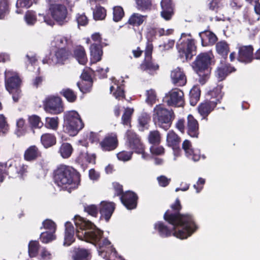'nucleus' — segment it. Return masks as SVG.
<instances>
[{
	"label": "nucleus",
	"instance_id": "3c124183",
	"mask_svg": "<svg viewBox=\"0 0 260 260\" xmlns=\"http://www.w3.org/2000/svg\"><path fill=\"white\" fill-rule=\"evenodd\" d=\"M24 19L27 25H34L37 20L35 12L33 11H27L25 15Z\"/></svg>",
	"mask_w": 260,
	"mask_h": 260
},
{
	"label": "nucleus",
	"instance_id": "603ef678",
	"mask_svg": "<svg viewBox=\"0 0 260 260\" xmlns=\"http://www.w3.org/2000/svg\"><path fill=\"white\" fill-rule=\"evenodd\" d=\"M54 233V232L48 231L42 233L40 235V240L43 243H48L56 238Z\"/></svg>",
	"mask_w": 260,
	"mask_h": 260
},
{
	"label": "nucleus",
	"instance_id": "f257e3e1",
	"mask_svg": "<svg viewBox=\"0 0 260 260\" xmlns=\"http://www.w3.org/2000/svg\"><path fill=\"white\" fill-rule=\"evenodd\" d=\"M171 208L166 212L164 217L171 225V228L169 229L164 223L158 221L154 225L155 230L161 237L173 235L180 239H187L198 229L193 216L189 214L179 213L181 206L178 199L171 205Z\"/></svg>",
	"mask_w": 260,
	"mask_h": 260
},
{
	"label": "nucleus",
	"instance_id": "9b49d317",
	"mask_svg": "<svg viewBox=\"0 0 260 260\" xmlns=\"http://www.w3.org/2000/svg\"><path fill=\"white\" fill-rule=\"evenodd\" d=\"M126 145L135 152H141L143 151V144L139 137L133 131L128 130L126 133Z\"/></svg>",
	"mask_w": 260,
	"mask_h": 260
},
{
	"label": "nucleus",
	"instance_id": "338daca9",
	"mask_svg": "<svg viewBox=\"0 0 260 260\" xmlns=\"http://www.w3.org/2000/svg\"><path fill=\"white\" fill-rule=\"evenodd\" d=\"M8 162L0 164V183L2 182L7 175H10L8 172Z\"/></svg>",
	"mask_w": 260,
	"mask_h": 260
},
{
	"label": "nucleus",
	"instance_id": "b1692460",
	"mask_svg": "<svg viewBox=\"0 0 260 260\" xmlns=\"http://www.w3.org/2000/svg\"><path fill=\"white\" fill-rule=\"evenodd\" d=\"M216 106V103L206 101L202 103L198 107V112L203 118H206Z\"/></svg>",
	"mask_w": 260,
	"mask_h": 260
},
{
	"label": "nucleus",
	"instance_id": "c756f323",
	"mask_svg": "<svg viewBox=\"0 0 260 260\" xmlns=\"http://www.w3.org/2000/svg\"><path fill=\"white\" fill-rule=\"evenodd\" d=\"M234 71L235 70L233 68L229 67L228 65L222 64L217 68L215 75L217 80L221 81L223 80L230 73Z\"/></svg>",
	"mask_w": 260,
	"mask_h": 260
},
{
	"label": "nucleus",
	"instance_id": "423d86ee",
	"mask_svg": "<svg viewBox=\"0 0 260 260\" xmlns=\"http://www.w3.org/2000/svg\"><path fill=\"white\" fill-rule=\"evenodd\" d=\"M55 2L60 3L50 4L49 11L53 19L60 25L67 23L70 20L69 14L66 6H69V0H54Z\"/></svg>",
	"mask_w": 260,
	"mask_h": 260
},
{
	"label": "nucleus",
	"instance_id": "20e7f679",
	"mask_svg": "<svg viewBox=\"0 0 260 260\" xmlns=\"http://www.w3.org/2000/svg\"><path fill=\"white\" fill-rule=\"evenodd\" d=\"M214 57L211 51L199 54L192 62L194 71L200 76L199 81L204 84L209 78L210 73V66L214 63Z\"/></svg>",
	"mask_w": 260,
	"mask_h": 260
},
{
	"label": "nucleus",
	"instance_id": "6ab92c4d",
	"mask_svg": "<svg viewBox=\"0 0 260 260\" xmlns=\"http://www.w3.org/2000/svg\"><path fill=\"white\" fill-rule=\"evenodd\" d=\"M120 199L122 203L127 209L131 210L136 207L137 196L134 192L126 191L122 194Z\"/></svg>",
	"mask_w": 260,
	"mask_h": 260
},
{
	"label": "nucleus",
	"instance_id": "6e6552de",
	"mask_svg": "<svg viewBox=\"0 0 260 260\" xmlns=\"http://www.w3.org/2000/svg\"><path fill=\"white\" fill-rule=\"evenodd\" d=\"M177 48L182 58L190 59L195 54L196 46L190 34L183 33L177 43Z\"/></svg>",
	"mask_w": 260,
	"mask_h": 260
},
{
	"label": "nucleus",
	"instance_id": "7c9ffc66",
	"mask_svg": "<svg viewBox=\"0 0 260 260\" xmlns=\"http://www.w3.org/2000/svg\"><path fill=\"white\" fill-rule=\"evenodd\" d=\"M41 142L45 148H48L56 143V138L54 134L46 133L42 135Z\"/></svg>",
	"mask_w": 260,
	"mask_h": 260
},
{
	"label": "nucleus",
	"instance_id": "49530a36",
	"mask_svg": "<svg viewBox=\"0 0 260 260\" xmlns=\"http://www.w3.org/2000/svg\"><path fill=\"white\" fill-rule=\"evenodd\" d=\"M208 8L210 10L217 12L223 7L221 0H208Z\"/></svg>",
	"mask_w": 260,
	"mask_h": 260
},
{
	"label": "nucleus",
	"instance_id": "0e129e2a",
	"mask_svg": "<svg viewBox=\"0 0 260 260\" xmlns=\"http://www.w3.org/2000/svg\"><path fill=\"white\" fill-rule=\"evenodd\" d=\"M132 154L133 152L122 151L117 154V157L119 160L126 161L131 159Z\"/></svg>",
	"mask_w": 260,
	"mask_h": 260
},
{
	"label": "nucleus",
	"instance_id": "680f3d73",
	"mask_svg": "<svg viewBox=\"0 0 260 260\" xmlns=\"http://www.w3.org/2000/svg\"><path fill=\"white\" fill-rule=\"evenodd\" d=\"M160 135L157 131H153L150 132L148 136V140L150 143L157 144L160 142Z\"/></svg>",
	"mask_w": 260,
	"mask_h": 260
},
{
	"label": "nucleus",
	"instance_id": "a878e982",
	"mask_svg": "<svg viewBox=\"0 0 260 260\" xmlns=\"http://www.w3.org/2000/svg\"><path fill=\"white\" fill-rule=\"evenodd\" d=\"M162 11L161 16L166 20L171 19L173 14V9L171 0H162L161 2Z\"/></svg>",
	"mask_w": 260,
	"mask_h": 260
},
{
	"label": "nucleus",
	"instance_id": "69168bd1",
	"mask_svg": "<svg viewBox=\"0 0 260 260\" xmlns=\"http://www.w3.org/2000/svg\"><path fill=\"white\" fill-rule=\"evenodd\" d=\"M38 16V21L41 23L44 22L50 26H53L54 25L53 20L49 16L41 13H39Z\"/></svg>",
	"mask_w": 260,
	"mask_h": 260
},
{
	"label": "nucleus",
	"instance_id": "79ce46f5",
	"mask_svg": "<svg viewBox=\"0 0 260 260\" xmlns=\"http://www.w3.org/2000/svg\"><path fill=\"white\" fill-rule=\"evenodd\" d=\"M190 103L192 106H194L199 100L200 96V90L197 86L193 87L190 91Z\"/></svg>",
	"mask_w": 260,
	"mask_h": 260
},
{
	"label": "nucleus",
	"instance_id": "864d4df0",
	"mask_svg": "<svg viewBox=\"0 0 260 260\" xmlns=\"http://www.w3.org/2000/svg\"><path fill=\"white\" fill-rule=\"evenodd\" d=\"M84 210L88 215L96 217L99 211V207H98L95 205L91 204L85 206Z\"/></svg>",
	"mask_w": 260,
	"mask_h": 260
},
{
	"label": "nucleus",
	"instance_id": "4be33fe9",
	"mask_svg": "<svg viewBox=\"0 0 260 260\" xmlns=\"http://www.w3.org/2000/svg\"><path fill=\"white\" fill-rule=\"evenodd\" d=\"M69 55V52L65 48H57L51 57L52 63L53 64H63Z\"/></svg>",
	"mask_w": 260,
	"mask_h": 260
},
{
	"label": "nucleus",
	"instance_id": "8fccbe9b",
	"mask_svg": "<svg viewBox=\"0 0 260 260\" xmlns=\"http://www.w3.org/2000/svg\"><path fill=\"white\" fill-rule=\"evenodd\" d=\"M32 2L31 0H17L16 6L17 10L16 12L20 14L22 12L21 8H28L31 6Z\"/></svg>",
	"mask_w": 260,
	"mask_h": 260
},
{
	"label": "nucleus",
	"instance_id": "4468645a",
	"mask_svg": "<svg viewBox=\"0 0 260 260\" xmlns=\"http://www.w3.org/2000/svg\"><path fill=\"white\" fill-rule=\"evenodd\" d=\"M9 167L8 172L10 173L11 177H18L20 179H24L27 176L28 172V166L24 164H19L17 165L15 164L14 165L11 162H8Z\"/></svg>",
	"mask_w": 260,
	"mask_h": 260
},
{
	"label": "nucleus",
	"instance_id": "5701e85b",
	"mask_svg": "<svg viewBox=\"0 0 260 260\" xmlns=\"http://www.w3.org/2000/svg\"><path fill=\"white\" fill-rule=\"evenodd\" d=\"M65 234L63 245L69 246L75 241V229L72 223L67 221L65 223Z\"/></svg>",
	"mask_w": 260,
	"mask_h": 260
},
{
	"label": "nucleus",
	"instance_id": "774afa93",
	"mask_svg": "<svg viewBox=\"0 0 260 260\" xmlns=\"http://www.w3.org/2000/svg\"><path fill=\"white\" fill-rule=\"evenodd\" d=\"M52 258L51 253L45 248L41 249L39 253L40 260H50Z\"/></svg>",
	"mask_w": 260,
	"mask_h": 260
},
{
	"label": "nucleus",
	"instance_id": "a211bd4d",
	"mask_svg": "<svg viewBox=\"0 0 260 260\" xmlns=\"http://www.w3.org/2000/svg\"><path fill=\"white\" fill-rule=\"evenodd\" d=\"M51 44L52 47L57 48H65L72 46L73 41L71 36L69 35L66 36L57 35L54 37Z\"/></svg>",
	"mask_w": 260,
	"mask_h": 260
},
{
	"label": "nucleus",
	"instance_id": "6e6d98bb",
	"mask_svg": "<svg viewBox=\"0 0 260 260\" xmlns=\"http://www.w3.org/2000/svg\"><path fill=\"white\" fill-rule=\"evenodd\" d=\"M9 13L8 2L7 0L0 1V19H4Z\"/></svg>",
	"mask_w": 260,
	"mask_h": 260
},
{
	"label": "nucleus",
	"instance_id": "1a4fd4ad",
	"mask_svg": "<svg viewBox=\"0 0 260 260\" xmlns=\"http://www.w3.org/2000/svg\"><path fill=\"white\" fill-rule=\"evenodd\" d=\"M44 109L47 112L58 114L63 111L61 99L58 96H49L43 101Z\"/></svg>",
	"mask_w": 260,
	"mask_h": 260
},
{
	"label": "nucleus",
	"instance_id": "c03bdc74",
	"mask_svg": "<svg viewBox=\"0 0 260 260\" xmlns=\"http://www.w3.org/2000/svg\"><path fill=\"white\" fill-rule=\"evenodd\" d=\"M167 141L169 146L174 147L179 143V138L174 132L170 131L167 135Z\"/></svg>",
	"mask_w": 260,
	"mask_h": 260
},
{
	"label": "nucleus",
	"instance_id": "c9c22d12",
	"mask_svg": "<svg viewBox=\"0 0 260 260\" xmlns=\"http://www.w3.org/2000/svg\"><path fill=\"white\" fill-rule=\"evenodd\" d=\"M113 84L110 87V91L116 90L113 93V95L117 99H120L124 97V91L122 87L119 84V81L115 79H112Z\"/></svg>",
	"mask_w": 260,
	"mask_h": 260
},
{
	"label": "nucleus",
	"instance_id": "473e14b6",
	"mask_svg": "<svg viewBox=\"0 0 260 260\" xmlns=\"http://www.w3.org/2000/svg\"><path fill=\"white\" fill-rule=\"evenodd\" d=\"M41 155L39 149L35 145L29 147L25 151L24 159L27 161H31L37 159Z\"/></svg>",
	"mask_w": 260,
	"mask_h": 260
},
{
	"label": "nucleus",
	"instance_id": "f3484780",
	"mask_svg": "<svg viewBox=\"0 0 260 260\" xmlns=\"http://www.w3.org/2000/svg\"><path fill=\"white\" fill-rule=\"evenodd\" d=\"M103 151H111L115 149L118 145L117 136L114 133L107 135L100 144Z\"/></svg>",
	"mask_w": 260,
	"mask_h": 260
},
{
	"label": "nucleus",
	"instance_id": "0eeeda50",
	"mask_svg": "<svg viewBox=\"0 0 260 260\" xmlns=\"http://www.w3.org/2000/svg\"><path fill=\"white\" fill-rule=\"evenodd\" d=\"M152 118L156 125L166 131L170 127L174 114L172 110L165 108L161 105H157L153 109Z\"/></svg>",
	"mask_w": 260,
	"mask_h": 260
},
{
	"label": "nucleus",
	"instance_id": "09e8293b",
	"mask_svg": "<svg viewBox=\"0 0 260 260\" xmlns=\"http://www.w3.org/2000/svg\"><path fill=\"white\" fill-rule=\"evenodd\" d=\"M133 109L127 108L122 116V123L124 125L131 126V115L133 113Z\"/></svg>",
	"mask_w": 260,
	"mask_h": 260
},
{
	"label": "nucleus",
	"instance_id": "c85d7f7f",
	"mask_svg": "<svg viewBox=\"0 0 260 260\" xmlns=\"http://www.w3.org/2000/svg\"><path fill=\"white\" fill-rule=\"evenodd\" d=\"M203 46L213 45L217 41V37L215 34L210 31H205L199 33Z\"/></svg>",
	"mask_w": 260,
	"mask_h": 260
},
{
	"label": "nucleus",
	"instance_id": "052dcab7",
	"mask_svg": "<svg viewBox=\"0 0 260 260\" xmlns=\"http://www.w3.org/2000/svg\"><path fill=\"white\" fill-rule=\"evenodd\" d=\"M146 102L150 105L153 104L156 100V95L155 91L152 89L146 91Z\"/></svg>",
	"mask_w": 260,
	"mask_h": 260
},
{
	"label": "nucleus",
	"instance_id": "cd10ccee",
	"mask_svg": "<svg viewBox=\"0 0 260 260\" xmlns=\"http://www.w3.org/2000/svg\"><path fill=\"white\" fill-rule=\"evenodd\" d=\"M76 160L83 167H86L88 164H95V155L94 154H89L86 152H82Z\"/></svg>",
	"mask_w": 260,
	"mask_h": 260
},
{
	"label": "nucleus",
	"instance_id": "4c0bfd02",
	"mask_svg": "<svg viewBox=\"0 0 260 260\" xmlns=\"http://www.w3.org/2000/svg\"><path fill=\"white\" fill-rule=\"evenodd\" d=\"M90 258L89 251L85 249L78 248L75 251L74 260H89Z\"/></svg>",
	"mask_w": 260,
	"mask_h": 260
},
{
	"label": "nucleus",
	"instance_id": "9d476101",
	"mask_svg": "<svg viewBox=\"0 0 260 260\" xmlns=\"http://www.w3.org/2000/svg\"><path fill=\"white\" fill-rule=\"evenodd\" d=\"M164 101L170 106L182 107L184 103V93L179 89H172L166 94Z\"/></svg>",
	"mask_w": 260,
	"mask_h": 260
},
{
	"label": "nucleus",
	"instance_id": "2f4dec72",
	"mask_svg": "<svg viewBox=\"0 0 260 260\" xmlns=\"http://www.w3.org/2000/svg\"><path fill=\"white\" fill-rule=\"evenodd\" d=\"M222 86L218 85L208 92V96H210L209 101L216 103V105L220 102L223 93L221 91Z\"/></svg>",
	"mask_w": 260,
	"mask_h": 260
},
{
	"label": "nucleus",
	"instance_id": "de8ad7c7",
	"mask_svg": "<svg viewBox=\"0 0 260 260\" xmlns=\"http://www.w3.org/2000/svg\"><path fill=\"white\" fill-rule=\"evenodd\" d=\"M93 15L95 20H103L106 17V11L104 8L101 6H97L93 11Z\"/></svg>",
	"mask_w": 260,
	"mask_h": 260
},
{
	"label": "nucleus",
	"instance_id": "393cba45",
	"mask_svg": "<svg viewBox=\"0 0 260 260\" xmlns=\"http://www.w3.org/2000/svg\"><path fill=\"white\" fill-rule=\"evenodd\" d=\"M187 129L188 134L191 137L197 138L199 135V124L191 115L187 116Z\"/></svg>",
	"mask_w": 260,
	"mask_h": 260
},
{
	"label": "nucleus",
	"instance_id": "412c9836",
	"mask_svg": "<svg viewBox=\"0 0 260 260\" xmlns=\"http://www.w3.org/2000/svg\"><path fill=\"white\" fill-rule=\"evenodd\" d=\"M171 78L173 83L177 86H183L186 83V78L181 68L177 67L172 71Z\"/></svg>",
	"mask_w": 260,
	"mask_h": 260
},
{
	"label": "nucleus",
	"instance_id": "aec40b11",
	"mask_svg": "<svg viewBox=\"0 0 260 260\" xmlns=\"http://www.w3.org/2000/svg\"><path fill=\"white\" fill-rule=\"evenodd\" d=\"M182 148L186 156L194 161H198L200 158V151L198 149H193L190 141L185 140L182 143Z\"/></svg>",
	"mask_w": 260,
	"mask_h": 260
},
{
	"label": "nucleus",
	"instance_id": "a18cd8bd",
	"mask_svg": "<svg viewBox=\"0 0 260 260\" xmlns=\"http://www.w3.org/2000/svg\"><path fill=\"white\" fill-rule=\"evenodd\" d=\"M60 94L62 95L69 102H74L77 98V96L74 92L70 88H64L60 91Z\"/></svg>",
	"mask_w": 260,
	"mask_h": 260
},
{
	"label": "nucleus",
	"instance_id": "dca6fc26",
	"mask_svg": "<svg viewBox=\"0 0 260 260\" xmlns=\"http://www.w3.org/2000/svg\"><path fill=\"white\" fill-rule=\"evenodd\" d=\"M115 208L113 202L102 201L99 205V212L101 218H104L106 221L110 219Z\"/></svg>",
	"mask_w": 260,
	"mask_h": 260
},
{
	"label": "nucleus",
	"instance_id": "a19ab883",
	"mask_svg": "<svg viewBox=\"0 0 260 260\" xmlns=\"http://www.w3.org/2000/svg\"><path fill=\"white\" fill-rule=\"evenodd\" d=\"M16 126L17 128L15 130V134L18 137H21L24 135L26 133L25 120L21 118L18 119L16 121Z\"/></svg>",
	"mask_w": 260,
	"mask_h": 260
},
{
	"label": "nucleus",
	"instance_id": "f03ea898",
	"mask_svg": "<svg viewBox=\"0 0 260 260\" xmlns=\"http://www.w3.org/2000/svg\"><path fill=\"white\" fill-rule=\"evenodd\" d=\"M74 223L76 227V235L81 240L94 244L99 256L106 258L116 256V251L111 242L106 238L102 239L103 232L92 222L79 216H75Z\"/></svg>",
	"mask_w": 260,
	"mask_h": 260
},
{
	"label": "nucleus",
	"instance_id": "58836bf2",
	"mask_svg": "<svg viewBox=\"0 0 260 260\" xmlns=\"http://www.w3.org/2000/svg\"><path fill=\"white\" fill-rule=\"evenodd\" d=\"M59 120L57 117H49L45 119V126L48 129L56 131L58 127Z\"/></svg>",
	"mask_w": 260,
	"mask_h": 260
},
{
	"label": "nucleus",
	"instance_id": "5fc2aeb1",
	"mask_svg": "<svg viewBox=\"0 0 260 260\" xmlns=\"http://www.w3.org/2000/svg\"><path fill=\"white\" fill-rule=\"evenodd\" d=\"M28 121L31 126L35 128H41L43 125L40 117L36 115L29 116Z\"/></svg>",
	"mask_w": 260,
	"mask_h": 260
},
{
	"label": "nucleus",
	"instance_id": "ea45409f",
	"mask_svg": "<svg viewBox=\"0 0 260 260\" xmlns=\"http://www.w3.org/2000/svg\"><path fill=\"white\" fill-rule=\"evenodd\" d=\"M216 49L218 54L225 57L229 51V45L224 41H220L216 44Z\"/></svg>",
	"mask_w": 260,
	"mask_h": 260
},
{
	"label": "nucleus",
	"instance_id": "ddd939ff",
	"mask_svg": "<svg viewBox=\"0 0 260 260\" xmlns=\"http://www.w3.org/2000/svg\"><path fill=\"white\" fill-rule=\"evenodd\" d=\"M152 47L148 46L145 51V59L141 65L142 70L147 71L149 74H152L159 68L158 65L151 60Z\"/></svg>",
	"mask_w": 260,
	"mask_h": 260
},
{
	"label": "nucleus",
	"instance_id": "f8f14e48",
	"mask_svg": "<svg viewBox=\"0 0 260 260\" xmlns=\"http://www.w3.org/2000/svg\"><path fill=\"white\" fill-rule=\"evenodd\" d=\"M5 75L6 88L9 93H13L14 90L19 89L20 80L16 73L10 70H6Z\"/></svg>",
	"mask_w": 260,
	"mask_h": 260
},
{
	"label": "nucleus",
	"instance_id": "f704fd0d",
	"mask_svg": "<svg viewBox=\"0 0 260 260\" xmlns=\"http://www.w3.org/2000/svg\"><path fill=\"white\" fill-rule=\"evenodd\" d=\"M146 15H143L139 13H133L129 18L128 23L135 26H139L143 24L146 20Z\"/></svg>",
	"mask_w": 260,
	"mask_h": 260
},
{
	"label": "nucleus",
	"instance_id": "13d9d810",
	"mask_svg": "<svg viewBox=\"0 0 260 260\" xmlns=\"http://www.w3.org/2000/svg\"><path fill=\"white\" fill-rule=\"evenodd\" d=\"M137 8L141 11L149 10L151 7L150 0H136Z\"/></svg>",
	"mask_w": 260,
	"mask_h": 260
},
{
	"label": "nucleus",
	"instance_id": "bf43d9fd",
	"mask_svg": "<svg viewBox=\"0 0 260 260\" xmlns=\"http://www.w3.org/2000/svg\"><path fill=\"white\" fill-rule=\"evenodd\" d=\"M9 131V125L6 118L3 114H0V136H3Z\"/></svg>",
	"mask_w": 260,
	"mask_h": 260
},
{
	"label": "nucleus",
	"instance_id": "bb28decb",
	"mask_svg": "<svg viewBox=\"0 0 260 260\" xmlns=\"http://www.w3.org/2000/svg\"><path fill=\"white\" fill-rule=\"evenodd\" d=\"M90 61L94 63L101 60L103 51L100 44H92L90 47Z\"/></svg>",
	"mask_w": 260,
	"mask_h": 260
},
{
	"label": "nucleus",
	"instance_id": "e2e57ef3",
	"mask_svg": "<svg viewBox=\"0 0 260 260\" xmlns=\"http://www.w3.org/2000/svg\"><path fill=\"white\" fill-rule=\"evenodd\" d=\"M43 226L48 232L55 233L56 231V224L50 219H46L43 222Z\"/></svg>",
	"mask_w": 260,
	"mask_h": 260
},
{
	"label": "nucleus",
	"instance_id": "2eb2a0df",
	"mask_svg": "<svg viewBox=\"0 0 260 260\" xmlns=\"http://www.w3.org/2000/svg\"><path fill=\"white\" fill-rule=\"evenodd\" d=\"M253 51L251 45L239 46L238 60L245 63L250 62L253 59Z\"/></svg>",
	"mask_w": 260,
	"mask_h": 260
},
{
	"label": "nucleus",
	"instance_id": "7ed1b4c3",
	"mask_svg": "<svg viewBox=\"0 0 260 260\" xmlns=\"http://www.w3.org/2000/svg\"><path fill=\"white\" fill-rule=\"evenodd\" d=\"M54 181L61 189L71 192L79 185L80 177L72 167L61 165L54 172Z\"/></svg>",
	"mask_w": 260,
	"mask_h": 260
},
{
	"label": "nucleus",
	"instance_id": "39448f33",
	"mask_svg": "<svg viewBox=\"0 0 260 260\" xmlns=\"http://www.w3.org/2000/svg\"><path fill=\"white\" fill-rule=\"evenodd\" d=\"M63 118V131L70 136H76L84 127L80 116L76 111L66 112Z\"/></svg>",
	"mask_w": 260,
	"mask_h": 260
},
{
	"label": "nucleus",
	"instance_id": "4d7b16f0",
	"mask_svg": "<svg viewBox=\"0 0 260 260\" xmlns=\"http://www.w3.org/2000/svg\"><path fill=\"white\" fill-rule=\"evenodd\" d=\"M113 20L115 22L119 21L124 16V11L122 7L115 6L113 8Z\"/></svg>",
	"mask_w": 260,
	"mask_h": 260
},
{
	"label": "nucleus",
	"instance_id": "72a5a7b5",
	"mask_svg": "<svg viewBox=\"0 0 260 260\" xmlns=\"http://www.w3.org/2000/svg\"><path fill=\"white\" fill-rule=\"evenodd\" d=\"M73 151V148L70 143H62L60 146L58 153L63 158H69Z\"/></svg>",
	"mask_w": 260,
	"mask_h": 260
},
{
	"label": "nucleus",
	"instance_id": "e433bc0d",
	"mask_svg": "<svg viewBox=\"0 0 260 260\" xmlns=\"http://www.w3.org/2000/svg\"><path fill=\"white\" fill-rule=\"evenodd\" d=\"M74 55L80 64L84 65L87 62V58L83 47H77L74 51Z\"/></svg>",
	"mask_w": 260,
	"mask_h": 260
},
{
	"label": "nucleus",
	"instance_id": "37998d69",
	"mask_svg": "<svg viewBox=\"0 0 260 260\" xmlns=\"http://www.w3.org/2000/svg\"><path fill=\"white\" fill-rule=\"evenodd\" d=\"M40 245L37 241H31L28 244V254L30 257H35L38 254Z\"/></svg>",
	"mask_w": 260,
	"mask_h": 260
}]
</instances>
